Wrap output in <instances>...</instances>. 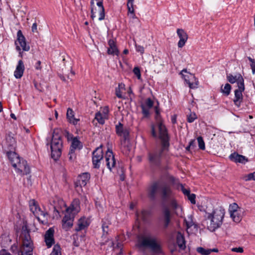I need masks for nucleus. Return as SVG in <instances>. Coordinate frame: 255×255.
Instances as JSON below:
<instances>
[{
  "label": "nucleus",
  "mask_w": 255,
  "mask_h": 255,
  "mask_svg": "<svg viewBox=\"0 0 255 255\" xmlns=\"http://www.w3.org/2000/svg\"><path fill=\"white\" fill-rule=\"evenodd\" d=\"M242 100V97H235L234 99H233L235 104L238 107L240 105Z\"/></svg>",
  "instance_id": "obj_45"
},
{
  "label": "nucleus",
  "mask_w": 255,
  "mask_h": 255,
  "mask_svg": "<svg viewBox=\"0 0 255 255\" xmlns=\"http://www.w3.org/2000/svg\"><path fill=\"white\" fill-rule=\"evenodd\" d=\"M180 74L190 89L197 88L199 82L194 74L187 72L186 69L182 70Z\"/></svg>",
  "instance_id": "obj_11"
},
{
  "label": "nucleus",
  "mask_w": 255,
  "mask_h": 255,
  "mask_svg": "<svg viewBox=\"0 0 255 255\" xmlns=\"http://www.w3.org/2000/svg\"><path fill=\"white\" fill-rule=\"evenodd\" d=\"M180 188H181V189L182 191L183 192V193L185 195H187V196L188 195H189V194L190 193V190H188V189H185V188L184 187V186H183V185L182 184H180Z\"/></svg>",
  "instance_id": "obj_54"
},
{
  "label": "nucleus",
  "mask_w": 255,
  "mask_h": 255,
  "mask_svg": "<svg viewBox=\"0 0 255 255\" xmlns=\"http://www.w3.org/2000/svg\"><path fill=\"white\" fill-rule=\"evenodd\" d=\"M7 155L9 161L17 173L23 175L29 173L30 168L26 160L20 158L14 151H8Z\"/></svg>",
  "instance_id": "obj_5"
},
{
  "label": "nucleus",
  "mask_w": 255,
  "mask_h": 255,
  "mask_svg": "<svg viewBox=\"0 0 255 255\" xmlns=\"http://www.w3.org/2000/svg\"><path fill=\"white\" fill-rule=\"evenodd\" d=\"M160 187L158 183H154L149 188L148 190V196L151 198H154Z\"/></svg>",
  "instance_id": "obj_26"
},
{
  "label": "nucleus",
  "mask_w": 255,
  "mask_h": 255,
  "mask_svg": "<svg viewBox=\"0 0 255 255\" xmlns=\"http://www.w3.org/2000/svg\"><path fill=\"white\" fill-rule=\"evenodd\" d=\"M233 221L237 223H240L243 217L242 210L230 214Z\"/></svg>",
  "instance_id": "obj_28"
},
{
  "label": "nucleus",
  "mask_w": 255,
  "mask_h": 255,
  "mask_svg": "<svg viewBox=\"0 0 255 255\" xmlns=\"http://www.w3.org/2000/svg\"><path fill=\"white\" fill-rule=\"evenodd\" d=\"M161 192L164 198H169L172 195L171 190L167 185H164L161 187Z\"/></svg>",
  "instance_id": "obj_33"
},
{
  "label": "nucleus",
  "mask_w": 255,
  "mask_h": 255,
  "mask_svg": "<svg viewBox=\"0 0 255 255\" xmlns=\"http://www.w3.org/2000/svg\"><path fill=\"white\" fill-rule=\"evenodd\" d=\"M227 79L231 84L237 83V89L234 91L235 96H243L245 91L244 79L240 73L235 75L229 73L227 74Z\"/></svg>",
  "instance_id": "obj_7"
},
{
  "label": "nucleus",
  "mask_w": 255,
  "mask_h": 255,
  "mask_svg": "<svg viewBox=\"0 0 255 255\" xmlns=\"http://www.w3.org/2000/svg\"><path fill=\"white\" fill-rule=\"evenodd\" d=\"M100 112H101L102 114L104 116V117H107L108 118L109 113V109L108 107H104Z\"/></svg>",
  "instance_id": "obj_47"
},
{
  "label": "nucleus",
  "mask_w": 255,
  "mask_h": 255,
  "mask_svg": "<svg viewBox=\"0 0 255 255\" xmlns=\"http://www.w3.org/2000/svg\"><path fill=\"white\" fill-rule=\"evenodd\" d=\"M232 251L237 253H242L244 252L243 248L242 247L234 248L232 249Z\"/></svg>",
  "instance_id": "obj_56"
},
{
  "label": "nucleus",
  "mask_w": 255,
  "mask_h": 255,
  "mask_svg": "<svg viewBox=\"0 0 255 255\" xmlns=\"http://www.w3.org/2000/svg\"><path fill=\"white\" fill-rule=\"evenodd\" d=\"M155 122L151 126V132L153 137L161 140L163 149H166L169 145V137L167 130L163 124V120L159 115L157 106L155 107Z\"/></svg>",
  "instance_id": "obj_1"
},
{
  "label": "nucleus",
  "mask_w": 255,
  "mask_h": 255,
  "mask_svg": "<svg viewBox=\"0 0 255 255\" xmlns=\"http://www.w3.org/2000/svg\"><path fill=\"white\" fill-rule=\"evenodd\" d=\"M162 214L164 217V226L167 228L170 222L171 212L177 216H182V209L177 201L172 198L167 201V204H164L162 208Z\"/></svg>",
  "instance_id": "obj_4"
},
{
  "label": "nucleus",
  "mask_w": 255,
  "mask_h": 255,
  "mask_svg": "<svg viewBox=\"0 0 255 255\" xmlns=\"http://www.w3.org/2000/svg\"><path fill=\"white\" fill-rule=\"evenodd\" d=\"M69 159L71 161H74L76 159V155L75 154V150L73 149H70L69 153Z\"/></svg>",
  "instance_id": "obj_49"
},
{
  "label": "nucleus",
  "mask_w": 255,
  "mask_h": 255,
  "mask_svg": "<svg viewBox=\"0 0 255 255\" xmlns=\"http://www.w3.org/2000/svg\"><path fill=\"white\" fill-rule=\"evenodd\" d=\"M193 146H194V141L191 140L189 143V147H192Z\"/></svg>",
  "instance_id": "obj_64"
},
{
  "label": "nucleus",
  "mask_w": 255,
  "mask_h": 255,
  "mask_svg": "<svg viewBox=\"0 0 255 255\" xmlns=\"http://www.w3.org/2000/svg\"><path fill=\"white\" fill-rule=\"evenodd\" d=\"M231 89L232 87L229 83H226L224 86L222 85L221 87L222 93L227 95L230 94Z\"/></svg>",
  "instance_id": "obj_35"
},
{
  "label": "nucleus",
  "mask_w": 255,
  "mask_h": 255,
  "mask_svg": "<svg viewBox=\"0 0 255 255\" xmlns=\"http://www.w3.org/2000/svg\"><path fill=\"white\" fill-rule=\"evenodd\" d=\"M73 215H66L62 220V227L65 230H68L72 227L73 222Z\"/></svg>",
  "instance_id": "obj_20"
},
{
  "label": "nucleus",
  "mask_w": 255,
  "mask_h": 255,
  "mask_svg": "<svg viewBox=\"0 0 255 255\" xmlns=\"http://www.w3.org/2000/svg\"><path fill=\"white\" fill-rule=\"evenodd\" d=\"M29 205L30 211L36 217L38 220L43 224H46L47 223V219L41 220V218L42 217L45 218L47 215L41 210L37 203L34 200H30Z\"/></svg>",
  "instance_id": "obj_10"
},
{
  "label": "nucleus",
  "mask_w": 255,
  "mask_h": 255,
  "mask_svg": "<svg viewBox=\"0 0 255 255\" xmlns=\"http://www.w3.org/2000/svg\"><path fill=\"white\" fill-rule=\"evenodd\" d=\"M245 180L246 181H249V180H255V172H254L253 173H250L248 174L246 177Z\"/></svg>",
  "instance_id": "obj_46"
},
{
  "label": "nucleus",
  "mask_w": 255,
  "mask_h": 255,
  "mask_svg": "<svg viewBox=\"0 0 255 255\" xmlns=\"http://www.w3.org/2000/svg\"><path fill=\"white\" fill-rule=\"evenodd\" d=\"M133 2L134 0H128L127 1V7L128 9V11L133 10L134 7H133Z\"/></svg>",
  "instance_id": "obj_43"
},
{
  "label": "nucleus",
  "mask_w": 255,
  "mask_h": 255,
  "mask_svg": "<svg viewBox=\"0 0 255 255\" xmlns=\"http://www.w3.org/2000/svg\"><path fill=\"white\" fill-rule=\"evenodd\" d=\"M82 145L80 141L77 139V137H71V145L70 149L75 150L76 149H80Z\"/></svg>",
  "instance_id": "obj_32"
},
{
  "label": "nucleus",
  "mask_w": 255,
  "mask_h": 255,
  "mask_svg": "<svg viewBox=\"0 0 255 255\" xmlns=\"http://www.w3.org/2000/svg\"><path fill=\"white\" fill-rule=\"evenodd\" d=\"M22 244L18 255H32L33 246L28 233L24 232L21 236Z\"/></svg>",
  "instance_id": "obj_9"
},
{
  "label": "nucleus",
  "mask_w": 255,
  "mask_h": 255,
  "mask_svg": "<svg viewBox=\"0 0 255 255\" xmlns=\"http://www.w3.org/2000/svg\"><path fill=\"white\" fill-rule=\"evenodd\" d=\"M176 243L180 250L183 251L185 249V239L183 235L180 232H178L176 235Z\"/></svg>",
  "instance_id": "obj_25"
},
{
  "label": "nucleus",
  "mask_w": 255,
  "mask_h": 255,
  "mask_svg": "<svg viewBox=\"0 0 255 255\" xmlns=\"http://www.w3.org/2000/svg\"><path fill=\"white\" fill-rule=\"evenodd\" d=\"M142 112L145 117H147L149 115V111L145 107L144 105H141Z\"/></svg>",
  "instance_id": "obj_53"
},
{
  "label": "nucleus",
  "mask_w": 255,
  "mask_h": 255,
  "mask_svg": "<svg viewBox=\"0 0 255 255\" xmlns=\"http://www.w3.org/2000/svg\"><path fill=\"white\" fill-rule=\"evenodd\" d=\"M88 226V224L86 219L85 218H81L78 222L77 227L76 228L75 230L77 232L81 231L87 227Z\"/></svg>",
  "instance_id": "obj_30"
},
{
  "label": "nucleus",
  "mask_w": 255,
  "mask_h": 255,
  "mask_svg": "<svg viewBox=\"0 0 255 255\" xmlns=\"http://www.w3.org/2000/svg\"><path fill=\"white\" fill-rule=\"evenodd\" d=\"M107 119V118L104 117V116L102 114L101 112L96 114L95 119L100 124H104L105 119Z\"/></svg>",
  "instance_id": "obj_36"
},
{
  "label": "nucleus",
  "mask_w": 255,
  "mask_h": 255,
  "mask_svg": "<svg viewBox=\"0 0 255 255\" xmlns=\"http://www.w3.org/2000/svg\"><path fill=\"white\" fill-rule=\"evenodd\" d=\"M90 178V175L88 173H84L78 177V179L76 183V187H82L86 185Z\"/></svg>",
  "instance_id": "obj_19"
},
{
  "label": "nucleus",
  "mask_w": 255,
  "mask_h": 255,
  "mask_svg": "<svg viewBox=\"0 0 255 255\" xmlns=\"http://www.w3.org/2000/svg\"><path fill=\"white\" fill-rule=\"evenodd\" d=\"M105 159L106 165L110 171L112 169L115 167L116 161L113 153L111 150L109 149L106 152L105 155Z\"/></svg>",
  "instance_id": "obj_16"
},
{
  "label": "nucleus",
  "mask_w": 255,
  "mask_h": 255,
  "mask_svg": "<svg viewBox=\"0 0 255 255\" xmlns=\"http://www.w3.org/2000/svg\"><path fill=\"white\" fill-rule=\"evenodd\" d=\"M16 50L18 52V56L20 57H23V51L19 45H17L15 47Z\"/></svg>",
  "instance_id": "obj_55"
},
{
  "label": "nucleus",
  "mask_w": 255,
  "mask_h": 255,
  "mask_svg": "<svg viewBox=\"0 0 255 255\" xmlns=\"http://www.w3.org/2000/svg\"><path fill=\"white\" fill-rule=\"evenodd\" d=\"M242 209L239 207L237 204L234 203L231 204L229 206V213H233L234 212L241 210Z\"/></svg>",
  "instance_id": "obj_37"
},
{
  "label": "nucleus",
  "mask_w": 255,
  "mask_h": 255,
  "mask_svg": "<svg viewBox=\"0 0 255 255\" xmlns=\"http://www.w3.org/2000/svg\"><path fill=\"white\" fill-rule=\"evenodd\" d=\"M40 65L41 62L40 61H37L35 65V68L37 70H40L41 68Z\"/></svg>",
  "instance_id": "obj_60"
},
{
  "label": "nucleus",
  "mask_w": 255,
  "mask_h": 255,
  "mask_svg": "<svg viewBox=\"0 0 255 255\" xmlns=\"http://www.w3.org/2000/svg\"><path fill=\"white\" fill-rule=\"evenodd\" d=\"M197 141L199 148L202 150H204L205 149V145L202 137L201 136L198 137L197 138Z\"/></svg>",
  "instance_id": "obj_41"
},
{
  "label": "nucleus",
  "mask_w": 255,
  "mask_h": 255,
  "mask_svg": "<svg viewBox=\"0 0 255 255\" xmlns=\"http://www.w3.org/2000/svg\"><path fill=\"white\" fill-rule=\"evenodd\" d=\"M6 140L7 146L9 148V150L14 149L16 146V141L15 139L13 137L8 135L6 136Z\"/></svg>",
  "instance_id": "obj_31"
},
{
  "label": "nucleus",
  "mask_w": 255,
  "mask_h": 255,
  "mask_svg": "<svg viewBox=\"0 0 255 255\" xmlns=\"http://www.w3.org/2000/svg\"><path fill=\"white\" fill-rule=\"evenodd\" d=\"M159 158V155L157 154H149V160L152 163H155Z\"/></svg>",
  "instance_id": "obj_39"
},
{
  "label": "nucleus",
  "mask_w": 255,
  "mask_h": 255,
  "mask_svg": "<svg viewBox=\"0 0 255 255\" xmlns=\"http://www.w3.org/2000/svg\"><path fill=\"white\" fill-rule=\"evenodd\" d=\"M15 46L19 45L21 49L24 51H28L30 50V46L26 42V39L22 34L21 30L17 32V39L14 42Z\"/></svg>",
  "instance_id": "obj_12"
},
{
  "label": "nucleus",
  "mask_w": 255,
  "mask_h": 255,
  "mask_svg": "<svg viewBox=\"0 0 255 255\" xmlns=\"http://www.w3.org/2000/svg\"><path fill=\"white\" fill-rule=\"evenodd\" d=\"M116 132L119 136L123 138V140L121 141V144L123 147H125L127 145V139L128 138L129 135L128 129L124 127L122 124L119 123L116 126Z\"/></svg>",
  "instance_id": "obj_13"
},
{
  "label": "nucleus",
  "mask_w": 255,
  "mask_h": 255,
  "mask_svg": "<svg viewBox=\"0 0 255 255\" xmlns=\"http://www.w3.org/2000/svg\"><path fill=\"white\" fill-rule=\"evenodd\" d=\"M102 229L104 233L107 234L109 232L108 224L105 222H103L102 224Z\"/></svg>",
  "instance_id": "obj_51"
},
{
  "label": "nucleus",
  "mask_w": 255,
  "mask_h": 255,
  "mask_svg": "<svg viewBox=\"0 0 255 255\" xmlns=\"http://www.w3.org/2000/svg\"><path fill=\"white\" fill-rule=\"evenodd\" d=\"M103 158L102 146L97 147L93 152V163L95 168L100 167V162Z\"/></svg>",
  "instance_id": "obj_14"
},
{
  "label": "nucleus",
  "mask_w": 255,
  "mask_h": 255,
  "mask_svg": "<svg viewBox=\"0 0 255 255\" xmlns=\"http://www.w3.org/2000/svg\"><path fill=\"white\" fill-rule=\"evenodd\" d=\"M145 105L150 108L153 105V101L150 98H148L145 102Z\"/></svg>",
  "instance_id": "obj_52"
},
{
  "label": "nucleus",
  "mask_w": 255,
  "mask_h": 255,
  "mask_svg": "<svg viewBox=\"0 0 255 255\" xmlns=\"http://www.w3.org/2000/svg\"><path fill=\"white\" fill-rule=\"evenodd\" d=\"M60 130H54L51 143V156L54 159H57L61 155L62 141Z\"/></svg>",
  "instance_id": "obj_6"
},
{
  "label": "nucleus",
  "mask_w": 255,
  "mask_h": 255,
  "mask_svg": "<svg viewBox=\"0 0 255 255\" xmlns=\"http://www.w3.org/2000/svg\"><path fill=\"white\" fill-rule=\"evenodd\" d=\"M197 252L201 254V255H209L212 252H218V250L217 249H209L207 248H204L203 247H198L196 249Z\"/></svg>",
  "instance_id": "obj_29"
},
{
  "label": "nucleus",
  "mask_w": 255,
  "mask_h": 255,
  "mask_svg": "<svg viewBox=\"0 0 255 255\" xmlns=\"http://www.w3.org/2000/svg\"><path fill=\"white\" fill-rule=\"evenodd\" d=\"M75 75V72L72 70L71 67H70V74H68L67 76V78L72 80V77Z\"/></svg>",
  "instance_id": "obj_59"
},
{
  "label": "nucleus",
  "mask_w": 255,
  "mask_h": 255,
  "mask_svg": "<svg viewBox=\"0 0 255 255\" xmlns=\"http://www.w3.org/2000/svg\"><path fill=\"white\" fill-rule=\"evenodd\" d=\"M230 159L235 162L241 163H245L248 162V158L242 155L239 154L236 152H234L230 155Z\"/></svg>",
  "instance_id": "obj_22"
},
{
  "label": "nucleus",
  "mask_w": 255,
  "mask_h": 255,
  "mask_svg": "<svg viewBox=\"0 0 255 255\" xmlns=\"http://www.w3.org/2000/svg\"><path fill=\"white\" fill-rule=\"evenodd\" d=\"M185 221L187 226V232L188 234H193L197 232V226L192 221L191 218H188V219L185 220Z\"/></svg>",
  "instance_id": "obj_24"
},
{
  "label": "nucleus",
  "mask_w": 255,
  "mask_h": 255,
  "mask_svg": "<svg viewBox=\"0 0 255 255\" xmlns=\"http://www.w3.org/2000/svg\"><path fill=\"white\" fill-rule=\"evenodd\" d=\"M149 214V213L147 211H142L140 214L137 213V216L138 218H141L143 220L146 219V216Z\"/></svg>",
  "instance_id": "obj_40"
},
{
  "label": "nucleus",
  "mask_w": 255,
  "mask_h": 255,
  "mask_svg": "<svg viewBox=\"0 0 255 255\" xmlns=\"http://www.w3.org/2000/svg\"><path fill=\"white\" fill-rule=\"evenodd\" d=\"M251 67L252 68L253 74L255 73V64H251Z\"/></svg>",
  "instance_id": "obj_63"
},
{
  "label": "nucleus",
  "mask_w": 255,
  "mask_h": 255,
  "mask_svg": "<svg viewBox=\"0 0 255 255\" xmlns=\"http://www.w3.org/2000/svg\"><path fill=\"white\" fill-rule=\"evenodd\" d=\"M248 59L251 62V64H255V61L254 59H252L251 57H248Z\"/></svg>",
  "instance_id": "obj_62"
},
{
  "label": "nucleus",
  "mask_w": 255,
  "mask_h": 255,
  "mask_svg": "<svg viewBox=\"0 0 255 255\" xmlns=\"http://www.w3.org/2000/svg\"><path fill=\"white\" fill-rule=\"evenodd\" d=\"M188 199L190 201L191 203L193 204H195L196 203L195 197L196 196L194 194H189L187 195Z\"/></svg>",
  "instance_id": "obj_48"
},
{
  "label": "nucleus",
  "mask_w": 255,
  "mask_h": 255,
  "mask_svg": "<svg viewBox=\"0 0 255 255\" xmlns=\"http://www.w3.org/2000/svg\"><path fill=\"white\" fill-rule=\"evenodd\" d=\"M133 72L134 74L136 76L138 79H141V73H140V70L139 67H135L133 69Z\"/></svg>",
  "instance_id": "obj_42"
},
{
  "label": "nucleus",
  "mask_w": 255,
  "mask_h": 255,
  "mask_svg": "<svg viewBox=\"0 0 255 255\" xmlns=\"http://www.w3.org/2000/svg\"><path fill=\"white\" fill-rule=\"evenodd\" d=\"M135 49L137 52H140L141 54H143L144 52V47L141 45L135 44Z\"/></svg>",
  "instance_id": "obj_50"
},
{
  "label": "nucleus",
  "mask_w": 255,
  "mask_h": 255,
  "mask_svg": "<svg viewBox=\"0 0 255 255\" xmlns=\"http://www.w3.org/2000/svg\"><path fill=\"white\" fill-rule=\"evenodd\" d=\"M50 255H61V248L59 245H56L54 246Z\"/></svg>",
  "instance_id": "obj_38"
},
{
  "label": "nucleus",
  "mask_w": 255,
  "mask_h": 255,
  "mask_svg": "<svg viewBox=\"0 0 255 255\" xmlns=\"http://www.w3.org/2000/svg\"><path fill=\"white\" fill-rule=\"evenodd\" d=\"M61 202L65 207V210L67 214L72 213L73 215L78 213L80 210V201L78 199H75L69 208L66 207L65 203L63 201H61Z\"/></svg>",
  "instance_id": "obj_15"
},
{
  "label": "nucleus",
  "mask_w": 255,
  "mask_h": 255,
  "mask_svg": "<svg viewBox=\"0 0 255 255\" xmlns=\"http://www.w3.org/2000/svg\"><path fill=\"white\" fill-rule=\"evenodd\" d=\"M125 90V85L123 83H120L118 88L116 90V96H122L123 94H125L126 93L124 92Z\"/></svg>",
  "instance_id": "obj_34"
},
{
  "label": "nucleus",
  "mask_w": 255,
  "mask_h": 255,
  "mask_svg": "<svg viewBox=\"0 0 255 255\" xmlns=\"http://www.w3.org/2000/svg\"><path fill=\"white\" fill-rule=\"evenodd\" d=\"M54 230L52 228H49L45 233V242L48 248H50L54 243Z\"/></svg>",
  "instance_id": "obj_17"
},
{
  "label": "nucleus",
  "mask_w": 255,
  "mask_h": 255,
  "mask_svg": "<svg viewBox=\"0 0 255 255\" xmlns=\"http://www.w3.org/2000/svg\"><path fill=\"white\" fill-rule=\"evenodd\" d=\"M177 34L180 38L178 42V46L179 48H182L184 46L188 39V35L183 29L179 28L177 29Z\"/></svg>",
  "instance_id": "obj_18"
},
{
  "label": "nucleus",
  "mask_w": 255,
  "mask_h": 255,
  "mask_svg": "<svg viewBox=\"0 0 255 255\" xmlns=\"http://www.w3.org/2000/svg\"><path fill=\"white\" fill-rule=\"evenodd\" d=\"M136 247L139 250H143L146 248H148L155 254L162 253V244L160 241L149 235L140 236L138 238Z\"/></svg>",
  "instance_id": "obj_2"
},
{
  "label": "nucleus",
  "mask_w": 255,
  "mask_h": 255,
  "mask_svg": "<svg viewBox=\"0 0 255 255\" xmlns=\"http://www.w3.org/2000/svg\"><path fill=\"white\" fill-rule=\"evenodd\" d=\"M225 210L222 207H218L213 210L211 213H208L205 222L207 229L214 232L222 225L225 215Z\"/></svg>",
  "instance_id": "obj_3"
},
{
  "label": "nucleus",
  "mask_w": 255,
  "mask_h": 255,
  "mask_svg": "<svg viewBox=\"0 0 255 255\" xmlns=\"http://www.w3.org/2000/svg\"><path fill=\"white\" fill-rule=\"evenodd\" d=\"M66 116L68 121L74 125L77 124L79 121V119L74 118V112L71 108L67 109Z\"/></svg>",
  "instance_id": "obj_27"
},
{
  "label": "nucleus",
  "mask_w": 255,
  "mask_h": 255,
  "mask_svg": "<svg viewBox=\"0 0 255 255\" xmlns=\"http://www.w3.org/2000/svg\"><path fill=\"white\" fill-rule=\"evenodd\" d=\"M196 118V114L194 113H192L188 116L187 121L189 123H192Z\"/></svg>",
  "instance_id": "obj_44"
},
{
  "label": "nucleus",
  "mask_w": 255,
  "mask_h": 255,
  "mask_svg": "<svg viewBox=\"0 0 255 255\" xmlns=\"http://www.w3.org/2000/svg\"><path fill=\"white\" fill-rule=\"evenodd\" d=\"M31 31L32 32H37V25L36 22L33 23L31 27Z\"/></svg>",
  "instance_id": "obj_57"
},
{
  "label": "nucleus",
  "mask_w": 255,
  "mask_h": 255,
  "mask_svg": "<svg viewBox=\"0 0 255 255\" xmlns=\"http://www.w3.org/2000/svg\"><path fill=\"white\" fill-rule=\"evenodd\" d=\"M24 70V66L23 62L21 60H20L18 62V64L14 72V77L16 79L20 78L23 75Z\"/></svg>",
  "instance_id": "obj_23"
},
{
  "label": "nucleus",
  "mask_w": 255,
  "mask_h": 255,
  "mask_svg": "<svg viewBox=\"0 0 255 255\" xmlns=\"http://www.w3.org/2000/svg\"><path fill=\"white\" fill-rule=\"evenodd\" d=\"M91 18L94 19L99 15L100 21L104 19L105 16V9L103 4V0H91L90 2Z\"/></svg>",
  "instance_id": "obj_8"
},
{
  "label": "nucleus",
  "mask_w": 255,
  "mask_h": 255,
  "mask_svg": "<svg viewBox=\"0 0 255 255\" xmlns=\"http://www.w3.org/2000/svg\"><path fill=\"white\" fill-rule=\"evenodd\" d=\"M109 48L108 49V54L109 55H118L119 51L116 46V42L114 39H110L108 41Z\"/></svg>",
  "instance_id": "obj_21"
},
{
  "label": "nucleus",
  "mask_w": 255,
  "mask_h": 255,
  "mask_svg": "<svg viewBox=\"0 0 255 255\" xmlns=\"http://www.w3.org/2000/svg\"><path fill=\"white\" fill-rule=\"evenodd\" d=\"M128 14L130 15V17H131L133 19L137 18V17L136 16L135 13H134V10H131L128 11Z\"/></svg>",
  "instance_id": "obj_58"
},
{
  "label": "nucleus",
  "mask_w": 255,
  "mask_h": 255,
  "mask_svg": "<svg viewBox=\"0 0 255 255\" xmlns=\"http://www.w3.org/2000/svg\"><path fill=\"white\" fill-rule=\"evenodd\" d=\"M171 121L172 123L173 124H175L176 122V116L175 115H174L171 118Z\"/></svg>",
  "instance_id": "obj_61"
}]
</instances>
